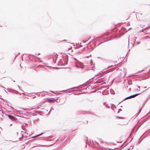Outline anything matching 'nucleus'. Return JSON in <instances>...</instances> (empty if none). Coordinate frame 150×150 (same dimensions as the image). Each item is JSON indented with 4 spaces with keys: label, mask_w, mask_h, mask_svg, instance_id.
<instances>
[{
    "label": "nucleus",
    "mask_w": 150,
    "mask_h": 150,
    "mask_svg": "<svg viewBox=\"0 0 150 150\" xmlns=\"http://www.w3.org/2000/svg\"><path fill=\"white\" fill-rule=\"evenodd\" d=\"M140 93H141L136 94H134L133 95H131V96H128V97H127L126 98H125L121 102H122L123 101L125 100H127V99H130V98H134L135 97L137 96L138 95H139Z\"/></svg>",
    "instance_id": "nucleus-1"
},
{
    "label": "nucleus",
    "mask_w": 150,
    "mask_h": 150,
    "mask_svg": "<svg viewBox=\"0 0 150 150\" xmlns=\"http://www.w3.org/2000/svg\"><path fill=\"white\" fill-rule=\"evenodd\" d=\"M8 118L12 121H15L17 120V119L14 116L10 115H7Z\"/></svg>",
    "instance_id": "nucleus-2"
},
{
    "label": "nucleus",
    "mask_w": 150,
    "mask_h": 150,
    "mask_svg": "<svg viewBox=\"0 0 150 150\" xmlns=\"http://www.w3.org/2000/svg\"><path fill=\"white\" fill-rule=\"evenodd\" d=\"M11 109L13 110L14 112L16 114H20L21 111L19 110H14V108L11 106H10Z\"/></svg>",
    "instance_id": "nucleus-3"
},
{
    "label": "nucleus",
    "mask_w": 150,
    "mask_h": 150,
    "mask_svg": "<svg viewBox=\"0 0 150 150\" xmlns=\"http://www.w3.org/2000/svg\"><path fill=\"white\" fill-rule=\"evenodd\" d=\"M103 78L98 79L94 83V84L99 83L103 82L104 80H103Z\"/></svg>",
    "instance_id": "nucleus-4"
},
{
    "label": "nucleus",
    "mask_w": 150,
    "mask_h": 150,
    "mask_svg": "<svg viewBox=\"0 0 150 150\" xmlns=\"http://www.w3.org/2000/svg\"><path fill=\"white\" fill-rule=\"evenodd\" d=\"M53 137L52 136H49L48 137H44V140H46L47 141H50L51 140L49 139L50 138H52Z\"/></svg>",
    "instance_id": "nucleus-5"
},
{
    "label": "nucleus",
    "mask_w": 150,
    "mask_h": 150,
    "mask_svg": "<svg viewBox=\"0 0 150 150\" xmlns=\"http://www.w3.org/2000/svg\"><path fill=\"white\" fill-rule=\"evenodd\" d=\"M52 144H51L50 145H35L34 147H44V146H49L52 145Z\"/></svg>",
    "instance_id": "nucleus-6"
},
{
    "label": "nucleus",
    "mask_w": 150,
    "mask_h": 150,
    "mask_svg": "<svg viewBox=\"0 0 150 150\" xmlns=\"http://www.w3.org/2000/svg\"><path fill=\"white\" fill-rule=\"evenodd\" d=\"M2 113L1 114V115L3 117H6L8 115H6V114L4 113L3 112H2Z\"/></svg>",
    "instance_id": "nucleus-7"
},
{
    "label": "nucleus",
    "mask_w": 150,
    "mask_h": 150,
    "mask_svg": "<svg viewBox=\"0 0 150 150\" xmlns=\"http://www.w3.org/2000/svg\"><path fill=\"white\" fill-rule=\"evenodd\" d=\"M44 134V133H41L40 134H38V135H37L36 136H34V137H33V138H35L36 137H39L40 136L42 135V134Z\"/></svg>",
    "instance_id": "nucleus-8"
},
{
    "label": "nucleus",
    "mask_w": 150,
    "mask_h": 150,
    "mask_svg": "<svg viewBox=\"0 0 150 150\" xmlns=\"http://www.w3.org/2000/svg\"><path fill=\"white\" fill-rule=\"evenodd\" d=\"M64 61V64H67V59H65V60Z\"/></svg>",
    "instance_id": "nucleus-9"
},
{
    "label": "nucleus",
    "mask_w": 150,
    "mask_h": 150,
    "mask_svg": "<svg viewBox=\"0 0 150 150\" xmlns=\"http://www.w3.org/2000/svg\"><path fill=\"white\" fill-rule=\"evenodd\" d=\"M76 67H77V68H81V69H83V67H79L76 64Z\"/></svg>",
    "instance_id": "nucleus-10"
},
{
    "label": "nucleus",
    "mask_w": 150,
    "mask_h": 150,
    "mask_svg": "<svg viewBox=\"0 0 150 150\" xmlns=\"http://www.w3.org/2000/svg\"><path fill=\"white\" fill-rule=\"evenodd\" d=\"M79 88V86L74 87H73L72 88H70V89H74V88Z\"/></svg>",
    "instance_id": "nucleus-11"
},
{
    "label": "nucleus",
    "mask_w": 150,
    "mask_h": 150,
    "mask_svg": "<svg viewBox=\"0 0 150 150\" xmlns=\"http://www.w3.org/2000/svg\"><path fill=\"white\" fill-rule=\"evenodd\" d=\"M55 101L54 100H48V101L50 102H52L53 103H54V101Z\"/></svg>",
    "instance_id": "nucleus-12"
},
{
    "label": "nucleus",
    "mask_w": 150,
    "mask_h": 150,
    "mask_svg": "<svg viewBox=\"0 0 150 150\" xmlns=\"http://www.w3.org/2000/svg\"><path fill=\"white\" fill-rule=\"evenodd\" d=\"M149 36H146V37H144L143 39H147L149 38Z\"/></svg>",
    "instance_id": "nucleus-13"
},
{
    "label": "nucleus",
    "mask_w": 150,
    "mask_h": 150,
    "mask_svg": "<svg viewBox=\"0 0 150 150\" xmlns=\"http://www.w3.org/2000/svg\"><path fill=\"white\" fill-rule=\"evenodd\" d=\"M137 44L138 45L140 43V42L139 41H137L136 42Z\"/></svg>",
    "instance_id": "nucleus-14"
},
{
    "label": "nucleus",
    "mask_w": 150,
    "mask_h": 150,
    "mask_svg": "<svg viewBox=\"0 0 150 150\" xmlns=\"http://www.w3.org/2000/svg\"><path fill=\"white\" fill-rule=\"evenodd\" d=\"M148 28L147 27H146V28H144V29H143V30H146L147 29H148Z\"/></svg>",
    "instance_id": "nucleus-15"
},
{
    "label": "nucleus",
    "mask_w": 150,
    "mask_h": 150,
    "mask_svg": "<svg viewBox=\"0 0 150 150\" xmlns=\"http://www.w3.org/2000/svg\"><path fill=\"white\" fill-rule=\"evenodd\" d=\"M116 118H118L121 119L122 118V117H117Z\"/></svg>",
    "instance_id": "nucleus-16"
},
{
    "label": "nucleus",
    "mask_w": 150,
    "mask_h": 150,
    "mask_svg": "<svg viewBox=\"0 0 150 150\" xmlns=\"http://www.w3.org/2000/svg\"><path fill=\"white\" fill-rule=\"evenodd\" d=\"M144 30L143 29V30H140L139 31V32H144Z\"/></svg>",
    "instance_id": "nucleus-17"
},
{
    "label": "nucleus",
    "mask_w": 150,
    "mask_h": 150,
    "mask_svg": "<svg viewBox=\"0 0 150 150\" xmlns=\"http://www.w3.org/2000/svg\"><path fill=\"white\" fill-rule=\"evenodd\" d=\"M52 110H53V108H52H52H51V109H50V111L49 112H50V111H51Z\"/></svg>",
    "instance_id": "nucleus-18"
},
{
    "label": "nucleus",
    "mask_w": 150,
    "mask_h": 150,
    "mask_svg": "<svg viewBox=\"0 0 150 150\" xmlns=\"http://www.w3.org/2000/svg\"><path fill=\"white\" fill-rule=\"evenodd\" d=\"M53 62H54V63H55V62H56V61H55V60H54H54H53Z\"/></svg>",
    "instance_id": "nucleus-19"
},
{
    "label": "nucleus",
    "mask_w": 150,
    "mask_h": 150,
    "mask_svg": "<svg viewBox=\"0 0 150 150\" xmlns=\"http://www.w3.org/2000/svg\"><path fill=\"white\" fill-rule=\"evenodd\" d=\"M141 110V109H140V110H139V112H138V114H139L140 113V112Z\"/></svg>",
    "instance_id": "nucleus-20"
},
{
    "label": "nucleus",
    "mask_w": 150,
    "mask_h": 150,
    "mask_svg": "<svg viewBox=\"0 0 150 150\" xmlns=\"http://www.w3.org/2000/svg\"><path fill=\"white\" fill-rule=\"evenodd\" d=\"M16 93H19L20 94H21V93H19L18 91H17Z\"/></svg>",
    "instance_id": "nucleus-21"
},
{
    "label": "nucleus",
    "mask_w": 150,
    "mask_h": 150,
    "mask_svg": "<svg viewBox=\"0 0 150 150\" xmlns=\"http://www.w3.org/2000/svg\"><path fill=\"white\" fill-rule=\"evenodd\" d=\"M82 42H83L84 43L86 42V41H84L83 40Z\"/></svg>",
    "instance_id": "nucleus-22"
},
{
    "label": "nucleus",
    "mask_w": 150,
    "mask_h": 150,
    "mask_svg": "<svg viewBox=\"0 0 150 150\" xmlns=\"http://www.w3.org/2000/svg\"><path fill=\"white\" fill-rule=\"evenodd\" d=\"M51 92H52V93H54L53 91H50Z\"/></svg>",
    "instance_id": "nucleus-23"
},
{
    "label": "nucleus",
    "mask_w": 150,
    "mask_h": 150,
    "mask_svg": "<svg viewBox=\"0 0 150 150\" xmlns=\"http://www.w3.org/2000/svg\"><path fill=\"white\" fill-rule=\"evenodd\" d=\"M1 86V87H2L3 88H5L4 87H3V86Z\"/></svg>",
    "instance_id": "nucleus-24"
},
{
    "label": "nucleus",
    "mask_w": 150,
    "mask_h": 150,
    "mask_svg": "<svg viewBox=\"0 0 150 150\" xmlns=\"http://www.w3.org/2000/svg\"><path fill=\"white\" fill-rule=\"evenodd\" d=\"M65 91H64V90H63V91H61V92H64Z\"/></svg>",
    "instance_id": "nucleus-25"
},
{
    "label": "nucleus",
    "mask_w": 150,
    "mask_h": 150,
    "mask_svg": "<svg viewBox=\"0 0 150 150\" xmlns=\"http://www.w3.org/2000/svg\"><path fill=\"white\" fill-rule=\"evenodd\" d=\"M92 62V61L91 60V64Z\"/></svg>",
    "instance_id": "nucleus-26"
},
{
    "label": "nucleus",
    "mask_w": 150,
    "mask_h": 150,
    "mask_svg": "<svg viewBox=\"0 0 150 150\" xmlns=\"http://www.w3.org/2000/svg\"><path fill=\"white\" fill-rule=\"evenodd\" d=\"M140 86H138V88H139V89H140Z\"/></svg>",
    "instance_id": "nucleus-27"
},
{
    "label": "nucleus",
    "mask_w": 150,
    "mask_h": 150,
    "mask_svg": "<svg viewBox=\"0 0 150 150\" xmlns=\"http://www.w3.org/2000/svg\"><path fill=\"white\" fill-rule=\"evenodd\" d=\"M45 95H44V94H42V96H45Z\"/></svg>",
    "instance_id": "nucleus-28"
},
{
    "label": "nucleus",
    "mask_w": 150,
    "mask_h": 150,
    "mask_svg": "<svg viewBox=\"0 0 150 150\" xmlns=\"http://www.w3.org/2000/svg\"><path fill=\"white\" fill-rule=\"evenodd\" d=\"M105 82H104L103 83V84H105Z\"/></svg>",
    "instance_id": "nucleus-29"
},
{
    "label": "nucleus",
    "mask_w": 150,
    "mask_h": 150,
    "mask_svg": "<svg viewBox=\"0 0 150 150\" xmlns=\"http://www.w3.org/2000/svg\"><path fill=\"white\" fill-rule=\"evenodd\" d=\"M119 110H120V111H122V109H119Z\"/></svg>",
    "instance_id": "nucleus-30"
},
{
    "label": "nucleus",
    "mask_w": 150,
    "mask_h": 150,
    "mask_svg": "<svg viewBox=\"0 0 150 150\" xmlns=\"http://www.w3.org/2000/svg\"><path fill=\"white\" fill-rule=\"evenodd\" d=\"M87 47H88V48H89V46H87Z\"/></svg>",
    "instance_id": "nucleus-31"
},
{
    "label": "nucleus",
    "mask_w": 150,
    "mask_h": 150,
    "mask_svg": "<svg viewBox=\"0 0 150 150\" xmlns=\"http://www.w3.org/2000/svg\"><path fill=\"white\" fill-rule=\"evenodd\" d=\"M18 86V88H19L20 89V87L19 86Z\"/></svg>",
    "instance_id": "nucleus-32"
},
{
    "label": "nucleus",
    "mask_w": 150,
    "mask_h": 150,
    "mask_svg": "<svg viewBox=\"0 0 150 150\" xmlns=\"http://www.w3.org/2000/svg\"><path fill=\"white\" fill-rule=\"evenodd\" d=\"M40 54V53H39L38 54V55H39Z\"/></svg>",
    "instance_id": "nucleus-33"
},
{
    "label": "nucleus",
    "mask_w": 150,
    "mask_h": 150,
    "mask_svg": "<svg viewBox=\"0 0 150 150\" xmlns=\"http://www.w3.org/2000/svg\"><path fill=\"white\" fill-rule=\"evenodd\" d=\"M0 119H2V120H3V118H2L0 117Z\"/></svg>",
    "instance_id": "nucleus-34"
},
{
    "label": "nucleus",
    "mask_w": 150,
    "mask_h": 150,
    "mask_svg": "<svg viewBox=\"0 0 150 150\" xmlns=\"http://www.w3.org/2000/svg\"><path fill=\"white\" fill-rule=\"evenodd\" d=\"M131 28H129V29L128 30H129Z\"/></svg>",
    "instance_id": "nucleus-35"
},
{
    "label": "nucleus",
    "mask_w": 150,
    "mask_h": 150,
    "mask_svg": "<svg viewBox=\"0 0 150 150\" xmlns=\"http://www.w3.org/2000/svg\"><path fill=\"white\" fill-rule=\"evenodd\" d=\"M129 40L128 41V45H129Z\"/></svg>",
    "instance_id": "nucleus-36"
},
{
    "label": "nucleus",
    "mask_w": 150,
    "mask_h": 150,
    "mask_svg": "<svg viewBox=\"0 0 150 150\" xmlns=\"http://www.w3.org/2000/svg\"><path fill=\"white\" fill-rule=\"evenodd\" d=\"M74 59H75V60H76V59H75V58H74Z\"/></svg>",
    "instance_id": "nucleus-37"
},
{
    "label": "nucleus",
    "mask_w": 150,
    "mask_h": 150,
    "mask_svg": "<svg viewBox=\"0 0 150 150\" xmlns=\"http://www.w3.org/2000/svg\"><path fill=\"white\" fill-rule=\"evenodd\" d=\"M129 90H131V88H129Z\"/></svg>",
    "instance_id": "nucleus-38"
},
{
    "label": "nucleus",
    "mask_w": 150,
    "mask_h": 150,
    "mask_svg": "<svg viewBox=\"0 0 150 150\" xmlns=\"http://www.w3.org/2000/svg\"><path fill=\"white\" fill-rule=\"evenodd\" d=\"M63 41H66V40H64Z\"/></svg>",
    "instance_id": "nucleus-39"
},
{
    "label": "nucleus",
    "mask_w": 150,
    "mask_h": 150,
    "mask_svg": "<svg viewBox=\"0 0 150 150\" xmlns=\"http://www.w3.org/2000/svg\"><path fill=\"white\" fill-rule=\"evenodd\" d=\"M146 88V87H144L145 88Z\"/></svg>",
    "instance_id": "nucleus-40"
},
{
    "label": "nucleus",
    "mask_w": 150,
    "mask_h": 150,
    "mask_svg": "<svg viewBox=\"0 0 150 150\" xmlns=\"http://www.w3.org/2000/svg\"><path fill=\"white\" fill-rule=\"evenodd\" d=\"M89 56L91 57V55H89Z\"/></svg>",
    "instance_id": "nucleus-41"
},
{
    "label": "nucleus",
    "mask_w": 150,
    "mask_h": 150,
    "mask_svg": "<svg viewBox=\"0 0 150 150\" xmlns=\"http://www.w3.org/2000/svg\"><path fill=\"white\" fill-rule=\"evenodd\" d=\"M149 38H150V37H149Z\"/></svg>",
    "instance_id": "nucleus-42"
},
{
    "label": "nucleus",
    "mask_w": 150,
    "mask_h": 150,
    "mask_svg": "<svg viewBox=\"0 0 150 150\" xmlns=\"http://www.w3.org/2000/svg\"><path fill=\"white\" fill-rule=\"evenodd\" d=\"M88 57H88H89V56H88V57Z\"/></svg>",
    "instance_id": "nucleus-43"
},
{
    "label": "nucleus",
    "mask_w": 150,
    "mask_h": 150,
    "mask_svg": "<svg viewBox=\"0 0 150 150\" xmlns=\"http://www.w3.org/2000/svg\"><path fill=\"white\" fill-rule=\"evenodd\" d=\"M5 91L6 92V91L5 90Z\"/></svg>",
    "instance_id": "nucleus-44"
},
{
    "label": "nucleus",
    "mask_w": 150,
    "mask_h": 150,
    "mask_svg": "<svg viewBox=\"0 0 150 150\" xmlns=\"http://www.w3.org/2000/svg\"><path fill=\"white\" fill-rule=\"evenodd\" d=\"M105 107H107V105H106L105 106Z\"/></svg>",
    "instance_id": "nucleus-45"
},
{
    "label": "nucleus",
    "mask_w": 150,
    "mask_h": 150,
    "mask_svg": "<svg viewBox=\"0 0 150 150\" xmlns=\"http://www.w3.org/2000/svg\"><path fill=\"white\" fill-rule=\"evenodd\" d=\"M7 90H8L9 89H7Z\"/></svg>",
    "instance_id": "nucleus-46"
},
{
    "label": "nucleus",
    "mask_w": 150,
    "mask_h": 150,
    "mask_svg": "<svg viewBox=\"0 0 150 150\" xmlns=\"http://www.w3.org/2000/svg\"><path fill=\"white\" fill-rule=\"evenodd\" d=\"M103 104H104V105H105V103H103Z\"/></svg>",
    "instance_id": "nucleus-47"
},
{
    "label": "nucleus",
    "mask_w": 150,
    "mask_h": 150,
    "mask_svg": "<svg viewBox=\"0 0 150 150\" xmlns=\"http://www.w3.org/2000/svg\"><path fill=\"white\" fill-rule=\"evenodd\" d=\"M22 109H23L25 110V109H24V108H22Z\"/></svg>",
    "instance_id": "nucleus-48"
},
{
    "label": "nucleus",
    "mask_w": 150,
    "mask_h": 150,
    "mask_svg": "<svg viewBox=\"0 0 150 150\" xmlns=\"http://www.w3.org/2000/svg\"><path fill=\"white\" fill-rule=\"evenodd\" d=\"M1 150H2V149H1Z\"/></svg>",
    "instance_id": "nucleus-49"
}]
</instances>
